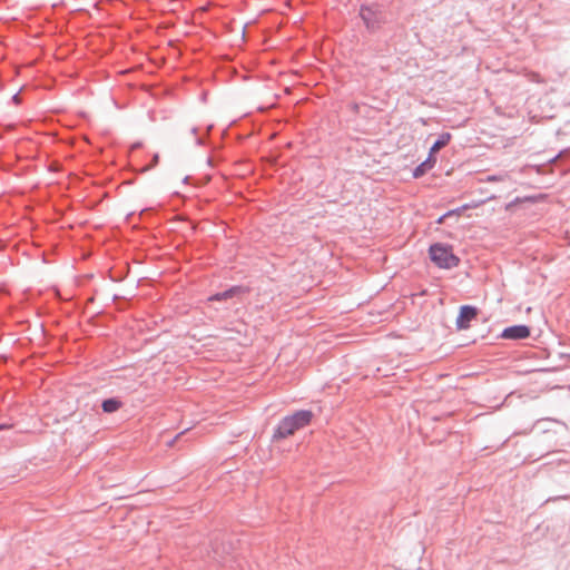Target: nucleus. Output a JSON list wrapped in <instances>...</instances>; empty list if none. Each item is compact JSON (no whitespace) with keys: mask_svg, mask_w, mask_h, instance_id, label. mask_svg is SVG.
<instances>
[{"mask_svg":"<svg viewBox=\"0 0 570 570\" xmlns=\"http://www.w3.org/2000/svg\"><path fill=\"white\" fill-rule=\"evenodd\" d=\"M312 416L311 411H297L293 415L284 417L277 425L273 440L277 441L293 435L297 430L308 425Z\"/></svg>","mask_w":570,"mask_h":570,"instance_id":"nucleus-1","label":"nucleus"},{"mask_svg":"<svg viewBox=\"0 0 570 570\" xmlns=\"http://www.w3.org/2000/svg\"><path fill=\"white\" fill-rule=\"evenodd\" d=\"M361 18L364 20L367 27H371L372 10L366 7H362L360 11Z\"/></svg>","mask_w":570,"mask_h":570,"instance_id":"nucleus-9","label":"nucleus"},{"mask_svg":"<svg viewBox=\"0 0 570 570\" xmlns=\"http://www.w3.org/2000/svg\"><path fill=\"white\" fill-rule=\"evenodd\" d=\"M122 403L117 399H108L102 402V410L106 413H114L121 407Z\"/></svg>","mask_w":570,"mask_h":570,"instance_id":"nucleus-7","label":"nucleus"},{"mask_svg":"<svg viewBox=\"0 0 570 570\" xmlns=\"http://www.w3.org/2000/svg\"><path fill=\"white\" fill-rule=\"evenodd\" d=\"M466 208H469V206H468V205H464V206H463L462 208H460V209H455V210H450V212H448L446 214H444L443 216H441V217L438 219V224H442V223L444 222V218H445V217H449V216H451V215H453V214H455V215H460L461 210H462V209H466Z\"/></svg>","mask_w":570,"mask_h":570,"instance_id":"nucleus-10","label":"nucleus"},{"mask_svg":"<svg viewBox=\"0 0 570 570\" xmlns=\"http://www.w3.org/2000/svg\"><path fill=\"white\" fill-rule=\"evenodd\" d=\"M530 336L527 325H513L503 330L501 337L505 340H523Z\"/></svg>","mask_w":570,"mask_h":570,"instance_id":"nucleus-4","label":"nucleus"},{"mask_svg":"<svg viewBox=\"0 0 570 570\" xmlns=\"http://www.w3.org/2000/svg\"><path fill=\"white\" fill-rule=\"evenodd\" d=\"M236 291H237V288H232V289L225 291L223 293L216 294L214 296H210L208 299L209 301L227 299V298L232 297Z\"/></svg>","mask_w":570,"mask_h":570,"instance_id":"nucleus-8","label":"nucleus"},{"mask_svg":"<svg viewBox=\"0 0 570 570\" xmlns=\"http://www.w3.org/2000/svg\"><path fill=\"white\" fill-rule=\"evenodd\" d=\"M430 258L440 268H453L460 263L450 246L443 244H434L430 247Z\"/></svg>","mask_w":570,"mask_h":570,"instance_id":"nucleus-2","label":"nucleus"},{"mask_svg":"<svg viewBox=\"0 0 570 570\" xmlns=\"http://www.w3.org/2000/svg\"><path fill=\"white\" fill-rule=\"evenodd\" d=\"M436 163V159L434 156H429L428 159L425 161H423L421 165H419L414 171H413V176L415 178H419L421 176H423L428 170H430L431 168H433V166L435 165Z\"/></svg>","mask_w":570,"mask_h":570,"instance_id":"nucleus-5","label":"nucleus"},{"mask_svg":"<svg viewBox=\"0 0 570 570\" xmlns=\"http://www.w3.org/2000/svg\"><path fill=\"white\" fill-rule=\"evenodd\" d=\"M1 428H2V426L0 425V429H1Z\"/></svg>","mask_w":570,"mask_h":570,"instance_id":"nucleus-11","label":"nucleus"},{"mask_svg":"<svg viewBox=\"0 0 570 570\" xmlns=\"http://www.w3.org/2000/svg\"><path fill=\"white\" fill-rule=\"evenodd\" d=\"M451 134L449 132H443L439 139L433 144V146L431 147L430 149V155L429 156H433L434 154H436L441 148L445 147L450 140H451Z\"/></svg>","mask_w":570,"mask_h":570,"instance_id":"nucleus-6","label":"nucleus"},{"mask_svg":"<svg viewBox=\"0 0 570 570\" xmlns=\"http://www.w3.org/2000/svg\"><path fill=\"white\" fill-rule=\"evenodd\" d=\"M478 315V309L474 306L464 305L460 308L456 327L459 330H466L470 327V322Z\"/></svg>","mask_w":570,"mask_h":570,"instance_id":"nucleus-3","label":"nucleus"}]
</instances>
